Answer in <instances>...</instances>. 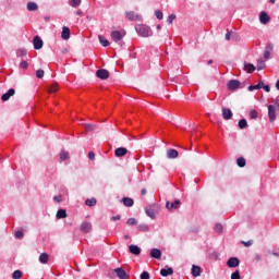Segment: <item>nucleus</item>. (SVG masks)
<instances>
[{
    "label": "nucleus",
    "instance_id": "1",
    "mask_svg": "<svg viewBox=\"0 0 279 279\" xmlns=\"http://www.w3.org/2000/svg\"><path fill=\"white\" fill-rule=\"evenodd\" d=\"M138 36H142V38H149V36H153L154 32L151 28L145 24H140L135 27Z\"/></svg>",
    "mask_w": 279,
    "mask_h": 279
},
{
    "label": "nucleus",
    "instance_id": "2",
    "mask_svg": "<svg viewBox=\"0 0 279 279\" xmlns=\"http://www.w3.org/2000/svg\"><path fill=\"white\" fill-rule=\"evenodd\" d=\"M268 119L270 123L276 121V106L274 105H268Z\"/></svg>",
    "mask_w": 279,
    "mask_h": 279
},
{
    "label": "nucleus",
    "instance_id": "3",
    "mask_svg": "<svg viewBox=\"0 0 279 279\" xmlns=\"http://www.w3.org/2000/svg\"><path fill=\"white\" fill-rule=\"evenodd\" d=\"M96 76L99 80H108V77H110V72L106 69H100L96 72Z\"/></svg>",
    "mask_w": 279,
    "mask_h": 279
},
{
    "label": "nucleus",
    "instance_id": "4",
    "mask_svg": "<svg viewBox=\"0 0 279 279\" xmlns=\"http://www.w3.org/2000/svg\"><path fill=\"white\" fill-rule=\"evenodd\" d=\"M180 201H174L173 203H170L169 201L166 202V208L168 210H178L180 208Z\"/></svg>",
    "mask_w": 279,
    "mask_h": 279
},
{
    "label": "nucleus",
    "instance_id": "5",
    "mask_svg": "<svg viewBox=\"0 0 279 279\" xmlns=\"http://www.w3.org/2000/svg\"><path fill=\"white\" fill-rule=\"evenodd\" d=\"M221 112L225 121H230V119H232V110H230V108L222 107Z\"/></svg>",
    "mask_w": 279,
    "mask_h": 279
},
{
    "label": "nucleus",
    "instance_id": "6",
    "mask_svg": "<svg viewBox=\"0 0 279 279\" xmlns=\"http://www.w3.org/2000/svg\"><path fill=\"white\" fill-rule=\"evenodd\" d=\"M241 87V82L238 80H231L228 83L229 90H236V88Z\"/></svg>",
    "mask_w": 279,
    "mask_h": 279
},
{
    "label": "nucleus",
    "instance_id": "7",
    "mask_svg": "<svg viewBox=\"0 0 279 279\" xmlns=\"http://www.w3.org/2000/svg\"><path fill=\"white\" fill-rule=\"evenodd\" d=\"M128 155V148L119 147L114 150L116 158H123V156Z\"/></svg>",
    "mask_w": 279,
    "mask_h": 279
},
{
    "label": "nucleus",
    "instance_id": "8",
    "mask_svg": "<svg viewBox=\"0 0 279 279\" xmlns=\"http://www.w3.org/2000/svg\"><path fill=\"white\" fill-rule=\"evenodd\" d=\"M180 156V153H178L177 149L170 148L167 150V158L169 160H174V158H178Z\"/></svg>",
    "mask_w": 279,
    "mask_h": 279
},
{
    "label": "nucleus",
    "instance_id": "9",
    "mask_svg": "<svg viewBox=\"0 0 279 279\" xmlns=\"http://www.w3.org/2000/svg\"><path fill=\"white\" fill-rule=\"evenodd\" d=\"M270 20H271V17H269V14H267V12L263 11V12L259 14V22H260L263 25H267V23H269Z\"/></svg>",
    "mask_w": 279,
    "mask_h": 279
},
{
    "label": "nucleus",
    "instance_id": "10",
    "mask_svg": "<svg viewBox=\"0 0 279 279\" xmlns=\"http://www.w3.org/2000/svg\"><path fill=\"white\" fill-rule=\"evenodd\" d=\"M33 45H34V49L36 50L43 49V39L39 36H35L33 38Z\"/></svg>",
    "mask_w": 279,
    "mask_h": 279
},
{
    "label": "nucleus",
    "instance_id": "11",
    "mask_svg": "<svg viewBox=\"0 0 279 279\" xmlns=\"http://www.w3.org/2000/svg\"><path fill=\"white\" fill-rule=\"evenodd\" d=\"M160 276H162V278H167V276H173V268L166 266V268L160 270Z\"/></svg>",
    "mask_w": 279,
    "mask_h": 279
},
{
    "label": "nucleus",
    "instance_id": "12",
    "mask_svg": "<svg viewBox=\"0 0 279 279\" xmlns=\"http://www.w3.org/2000/svg\"><path fill=\"white\" fill-rule=\"evenodd\" d=\"M111 39L114 41V43H119L121 40H123V35L121 34V32L119 31H113L111 33Z\"/></svg>",
    "mask_w": 279,
    "mask_h": 279
},
{
    "label": "nucleus",
    "instance_id": "13",
    "mask_svg": "<svg viewBox=\"0 0 279 279\" xmlns=\"http://www.w3.org/2000/svg\"><path fill=\"white\" fill-rule=\"evenodd\" d=\"M93 230V223L85 221L81 225V232L88 233Z\"/></svg>",
    "mask_w": 279,
    "mask_h": 279
},
{
    "label": "nucleus",
    "instance_id": "14",
    "mask_svg": "<svg viewBox=\"0 0 279 279\" xmlns=\"http://www.w3.org/2000/svg\"><path fill=\"white\" fill-rule=\"evenodd\" d=\"M16 90L14 88H10L5 94L1 96L2 101H8L10 97H14Z\"/></svg>",
    "mask_w": 279,
    "mask_h": 279
},
{
    "label": "nucleus",
    "instance_id": "15",
    "mask_svg": "<svg viewBox=\"0 0 279 279\" xmlns=\"http://www.w3.org/2000/svg\"><path fill=\"white\" fill-rule=\"evenodd\" d=\"M61 38L63 40H69L71 38V28L64 26L62 28Z\"/></svg>",
    "mask_w": 279,
    "mask_h": 279
},
{
    "label": "nucleus",
    "instance_id": "16",
    "mask_svg": "<svg viewBox=\"0 0 279 279\" xmlns=\"http://www.w3.org/2000/svg\"><path fill=\"white\" fill-rule=\"evenodd\" d=\"M129 252H130V254H134V256H140L141 255V247H138V245L131 244L129 246Z\"/></svg>",
    "mask_w": 279,
    "mask_h": 279
},
{
    "label": "nucleus",
    "instance_id": "17",
    "mask_svg": "<svg viewBox=\"0 0 279 279\" xmlns=\"http://www.w3.org/2000/svg\"><path fill=\"white\" fill-rule=\"evenodd\" d=\"M272 51H274V45L268 44V45L266 46V49H265V52H264V58H265V60H269V58H270Z\"/></svg>",
    "mask_w": 279,
    "mask_h": 279
},
{
    "label": "nucleus",
    "instance_id": "18",
    "mask_svg": "<svg viewBox=\"0 0 279 279\" xmlns=\"http://www.w3.org/2000/svg\"><path fill=\"white\" fill-rule=\"evenodd\" d=\"M114 272L118 276V278L128 279V272H125V270L123 268H116Z\"/></svg>",
    "mask_w": 279,
    "mask_h": 279
},
{
    "label": "nucleus",
    "instance_id": "19",
    "mask_svg": "<svg viewBox=\"0 0 279 279\" xmlns=\"http://www.w3.org/2000/svg\"><path fill=\"white\" fill-rule=\"evenodd\" d=\"M228 267L230 268H234V267H239V258L236 257H230L227 262Z\"/></svg>",
    "mask_w": 279,
    "mask_h": 279
},
{
    "label": "nucleus",
    "instance_id": "20",
    "mask_svg": "<svg viewBox=\"0 0 279 279\" xmlns=\"http://www.w3.org/2000/svg\"><path fill=\"white\" fill-rule=\"evenodd\" d=\"M150 256H151V258H157V260H158L161 258L162 252L159 248H153L150 251Z\"/></svg>",
    "mask_w": 279,
    "mask_h": 279
},
{
    "label": "nucleus",
    "instance_id": "21",
    "mask_svg": "<svg viewBox=\"0 0 279 279\" xmlns=\"http://www.w3.org/2000/svg\"><path fill=\"white\" fill-rule=\"evenodd\" d=\"M201 275H202V268L199 266L193 265V267H192V276L194 278H197Z\"/></svg>",
    "mask_w": 279,
    "mask_h": 279
},
{
    "label": "nucleus",
    "instance_id": "22",
    "mask_svg": "<svg viewBox=\"0 0 279 279\" xmlns=\"http://www.w3.org/2000/svg\"><path fill=\"white\" fill-rule=\"evenodd\" d=\"M244 71H246V73H254V71H256V66H254V64L252 63H244Z\"/></svg>",
    "mask_w": 279,
    "mask_h": 279
},
{
    "label": "nucleus",
    "instance_id": "23",
    "mask_svg": "<svg viewBox=\"0 0 279 279\" xmlns=\"http://www.w3.org/2000/svg\"><path fill=\"white\" fill-rule=\"evenodd\" d=\"M57 219H66V209H59L56 215Z\"/></svg>",
    "mask_w": 279,
    "mask_h": 279
},
{
    "label": "nucleus",
    "instance_id": "24",
    "mask_svg": "<svg viewBox=\"0 0 279 279\" xmlns=\"http://www.w3.org/2000/svg\"><path fill=\"white\" fill-rule=\"evenodd\" d=\"M27 10L28 12H36L38 10V4L36 2H28Z\"/></svg>",
    "mask_w": 279,
    "mask_h": 279
},
{
    "label": "nucleus",
    "instance_id": "25",
    "mask_svg": "<svg viewBox=\"0 0 279 279\" xmlns=\"http://www.w3.org/2000/svg\"><path fill=\"white\" fill-rule=\"evenodd\" d=\"M124 206H126L128 208L134 206V199L130 198V197H124L122 199Z\"/></svg>",
    "mask_w": 279,
    "mask_h": 279
},
{
    "label": "nucleus",
    "instance_id": "26",
    "mask_svg": "<svg viewBox=\"0 0 279 279\" xmlns=\"http://www.w3.org/2000/svg\"><path fill=\"white\" fill-rule=\"evenodd\" d=\"M39 262L46 265V263H49V254L47 253H41L39 255Z\"/></svg>",
    "mask_w": 279,
    "mask_h": 279
},
{
    "label": "nucleus",
    "instance_id": "27",
    "mask_svg": "<svg viewBox=\"0 0 279 279\" xmlns=\"http://www.w3.org/2000/svg\"><path fill=\"white\" fill-rule=\"evenodd\" d=\"M98 40H99L100 45H102V47H108L110 45V41H108V39H106V37H104V35H99Z\"/></svg>",
    "mask_w": 279,
    "mask_h": 279
},
{
    "label": "nucleus",
    "instance_id": "28",
    "mask_svg": "<svg viewBox=\"0 0 279 279\" xmlns=\"http://www.w3.org/2000/svg\"><path fill=\"white\" fill-rule=\"evenodd\" d=\"M126 19H129V21H136L138 15L134 11H130L126 13Z\"/></svg>",
    "mask_w": 279,
    "mask_h": 279
},
{
    "label": "nucleus",
    "instance_id": "29",
    "mask_svg": "<svg viewBox=\"0 0 279 279\" xmlns=\"http://www.w3.org/2000/svg\"><path fill=\"white\" fill-rule=\"evenodd\" d=\"M264 82H259L257 85H251L248 86V90L252 92V90H260V88H263L264 86Z\"/></svg>",
    "mask_w": 279,
    "mask_h": 279
},
{
    "label": "nucleus",
    "instance_id": "30",
    "mask_svg": "<svg viewBox=\"0 0 279 279\" xmlns=\"http://www.w3.org/2000/svg\"><path fill=\"white\" fill-rule=\"evenodd\" d=\"M48 93L51 95L53 93H58V83H54L48 87Z\"/></svg>",
    "mask_w": 279,
    "mask_h": 279
},
{
    "label": "nucleus",
    "instance_id": "31",
    "mask_svg": "<svg viewBox=\"0 0 279 279\" xmlns=\"http://www.w3.org/2000/svg\"><path fill=\"white\" fill-rule=\"evenodd\" d=\"M59 156H60L61 160H69V158H70L69 151H66V150H61Z\"/></svg>",
    "mask_w": 279,
    "mask_h": 279
},
{
    "label": "nucleus",
    "instance_id": "32",
    "mask_svg": "<svg viewBox=\"0 0 279 279\" xmlns=\"http://www.w3.org/2000/svg\"><path fill=\"white\" fill-rule=\"evenodd\" d=\"M85 204H86L87 206H89V207L96 206L97 199H96V198H87V199L85 201Z\"/></svg>",
    "mask_w": 279,
    "mask_h": 279
},
{
    "label": "nucleus",
    "instance_id": "33",
    "mask_svg": "<svg viewBox=\"0 0 279 279\" xmlns=\"http://www.w3.org/2000/svg\"><path fill=\"white\" fill-rule=\"evenodd\" d=\"M70 5L71 8H80V5H82V0H71Z\"/></svg>",
    "mask_w": 279,
    "mask_h": 279
},
{
    "label": "nucleus",
    "instance_id": "34",
    "mask_svg": "<svg viewBox=\"0 0 279 279\" xmlns=\"http://www.w3.org/2000/svg\"><path fill=\"white\" fill-rule=\"evenodd\" d=\"M12 278L13 279H21V278H23V272L21 270H15L12 274Z\"/></svg>",
    "mask_w": 279,
    "mask_h": 279
},
{
    "label": "nucleus",
    "instance_id": "35",
    "mask_svg": "<svg viewBox=\"0 0 279 279\" xmlns=\"http://www.w3.org/2000/svg\"><path fill=\"white\" fill-rule=\"evenodd\" d=\"M84 128L86 132H95L97 126L95 124H84Z\"/></svg>",
    "mask_w": 279,
    "mask_h": 279
},
{
    "label": "nucleus",
    "instance_id": "36",
    "mask_svg": "<svg viewBox=\"0 0 279 279\" xmlns=\"http://www.w3.org/2000/svg\"><path fill=\"white\" fill-rule=\"evenodd\" d=\"M145 213L150 219H156V211H154V209H146Z\"/></svg>",
    "mask_w": 279,
    "mask_h": 279
},
{
    "label": "nucleus",
    "instance_id": "37",
    "mask_svg": "<svg viewBox=\"0 0 279 279\" xmlns=\"http://www.w3.org/2000/svg\"><path fill=\"white\" fill-rule=\"evenodd\" d=\"M236 165H238V167H240V168L245 167V165H246L245 158H243V157L238 158Z\"/></svg>",
    "mask_w": 279,
    "mask_h": 279
},
{
    "label": "nucleus",
    "instance_id": "38",
    "mask_svg": "<svg viewBox=\"0 0 279 279\" xmlns=\"http://www.w3.org/2000/svg\"><path fill=\"white\" fill-rule=\"evenodd\" d=\"M239 128H240V130H245V128H247V120H245V119L240 120Z\"/></svg>",
    "mask_w": 279,
    "mask_h": 279
},
{
    "label": "nucleus",
    "instance_id": "39",
    "mask_svg": "<svg viewBox=\"0 0 279 279\" xmlns=\"http://www.w3.org/2000/svg\"><path fill=\"white\" fill-rule=\"evenodd\" d=\"M36 77H38V80H43V77H45V70L43 69L37 70Z\"/></svg>",
    "mask_w": 279,
    "mask_h": 279
},
{
    "label": "nucleus",
    "instance_id": "40",
    "mask_svg": "<svg viewBox=\"0 0 279 279\" xmlns=\"http://www.w3.org/2000/svg\"><path fill=\"white\" fill-rule=\"evenodd\" d=\"M25 56H27V50L26 49L17 50V58H25Z\"/></svg>",
    "mask_w": 279,
    "mask_h": 279
},
{
    "label": "nucleus",
    "instance_id": "41",
    "mask_svg": "<svg viewBox=\"0 0 279 279\" xmlns=\"http://www.w3.org/2000/svg\"><path fill=\"white\" fill-rule=\"evenodd\" d=\"M263 69H265V61L259 59L257 61V71H263Z\"/></svg>",
    "mask_w": 279,
    "mask_h": 279
},
{
    "label": "nucleus",
    "instance_id": "42",
    "mask_svg": "<svg viewBox=\"0 0 279 279\" xmlns=\"http://www.w3.org/2000/svg\"><path fill=\"white\" fill-rule=\"evenodd\" d=\"M155 16H156V19H158L159 21H162V19H163V14H162V12L160 11V10H157V11H155Z\"/></svg>",
    "mask_w": 279,
    "mask_h": 279
},
{
    "label": "nucleus",
    "instance_id": "43",
    "mask_svg": "<svg viewBox=\"0 0 279 279\" xmlns=\"http://www.w3.org/2000/svg\"><path fill=\"white\" fill-rule=\"evenodd\" d=\"M250 118L251 119H258V112L256 110L250 111Z\"/></svg>",
    "mask_w": 279,
    "mask_h": 279
},
{
    "label": "nucleus",
    "instance_id": "44",
    "mask_svg": "<svg viewBox=\"0 0 279 279\" xmlns=\"http://www.w3.org/2000/svg\"><path fill=\"white\" fill-rule=\"evenodd\" d=\"M231 279H241V272H239V270H235V271L231 275Z\"/></svg>",
    "mask_w": 279,
    "mask_h": 279
},
{
    "label": "nucleus",
    "instance_id": "45",
    "mask_svg": "<svg viewBox=\"0 0 279 279\" xmlns=\"http://www.w3.org/2000/svg\"><path fill=\"white\" fill-rule=\"evenodd\" d=\"M126 223L128 226H136L137 221L134 218H129Z\"/></svg>",
    "mask_w": 279,
    "mask_h": 279
},
{
    "label": "nucleus",
    "instance_id": "46",
    "mask_svg": "<svg viewBox=\"0 0 279 279\" xmlns=\"http://www.w3.org/2000/svg\"><path fill=\"white\" fill-rule=\"evenodd\" d=\"M14 236H15V239H23L24 233H23V231L19 230V231H16V232L14 233Z\"/></svg>",
    "mask_w": 279,
    "mask_h": 279
},
{
    "label": "nucleus",
    "instance_id": "47",
    "mask_svg": "<svg viewBox=\"0 0 279 279\" xmlns=\"http://www.w3.org/2000/svg\"><path fill=\"white\" fill-rule=\"evenodd\" d=\"M175 19H177L175 14H171V15L168 16L167 21L171 25L173 23V21H175Z\"/></svg>",
    "mask_w": 279,
    "mask_h": 279
},
{
    "label": "nucleus",
    "instance_id": "48",
    "mask_svg": "<svg viewBox=\"0 0 279 279\" xmlns=\"http://www.w3.org/2000/svg\"><path fill=\"white\" fill-rule=\"evenodd\" d=\"M20 66H21V69H27L29 66V63H27V61H22L20 63Z\"/></svg>",
    "mask_w": 279,
    "mask_h": 279
},
{
    "label": "nucleus",
    "instance_id": "49",
    "mask_svg": "<svg viewBox=\"0 0 279 279\" xmlns=\"http://www.w3.org/2000/svg\"><path fill=\"white\" fill-rule=\"evenodd\" d=\"M254 260H256V263H260V260H263V256H260V254H255Z\"/></svg>",
    "mask_w": 279,
    "mask_h": 279
},
{
    "label": "nucleus",
    "instance_id": "50",
    "mask_svg": "<svg viewBox=\"0 0 279 279\" xmlns=\"http://www.w3.org/2000/svg\"><path fill=\"white\" fill-rule=\"evenodd\" d=\"M141 279H149V274L147 271H143L141 274Z\"/></svg>",
    "mask_w": 279,
    "mask_h": 279
},
{
    "label": "nucleus",
    "instance_id": "51",
    "mask_svg": "<svg viewBox=\"0 0 279 279\" xmlns=\"http://www.w3.org/2000/svg\"><path fill=\"white\" fill-rule=\"evenodd\" d=\"M242 243V245H244L245 247H252V241H247V242H245V241H242L241 242Z\"/></svg>",
    "mask_w": 279,
    "mask_h": 279
},
{
    "label": "nucleus",
    "instance_id": "52",
    "mask_svg": "<svg viewBox=\"0 0 279 279\" xmlns=\"http://www.w3.org/2000/svg\"><path fill=\"white\" fill-rule=\"evenodd\" d=\"M111 221H121V215L112 216Z\"/></svg>",
    "mask_w": 279,
    "mask_h": 279
},
{
    "label": "nucleus",
    "instance_id": "53",
    "mask_svg": "<svg viewBox=\"0 0 279 279\" xmlns=\"http://www.w3.org/2000/svg\"><path fill=\"white\" fill-rule=\"evenodd\" d=\"M216 232H223V226L216 225Z\"/></svg>",
    "mask_w": 279,
    "mask_h": 279
},
{
    "label": "nucleus",
    "instance_id": "54",
    "mask_svg": "<svg viewBox=\"0 0 279 279\" xmlns=\"http://www.w3.org/2000/svg\"><path fill=\"white\" fill-rule=\"evenodd\" d=\"M271 255L272 256H279L278 253H274L271 251H267L266 254H265V256H271Z\"/></svg>",
    "mask_w": 279,
    "mask_h": 279
},
{
    "label": "nucleus",
    "instance_id": "55",
    "mask_svg": "<svg viewBox=\"0 0 279 279\" xmlns=\"http://www.w3.org/2000/svg\"><path fill=\"white\" fill-rule=\"evenodd\" d=\"M262 88H264L266 93H269L271 90V87H269V85H262Z\"/></svg>",
    "mask_w": 279,
    "mask_h": 279
},
{
    "label": "nucleus",
    "instance_id": "56",
    "mask_svg": "<svg viewBox=\"0 0 279 279\" xmlns=\"http://www.w3.org/2000/svg\"><path fill=\"white\" fill-rule=\"evenodd\" d=\"M88 158H89V160H95V153L94 151H89L88 153Z\"/></svg>",
    "mask_w": 279,
    "mask_h": 279
},
{
    "label": "nucleus",
    "instance_id": "57",
    "mask_svg": "<svg viewBox=\"0 0 279 279\" xmlns=\"http://www.w3.org/2000/svg\"><path fill=\"white\" fill-rule=\"evenodd\" d=\"M275 106L276 108H279V96L275 98Z\"/></svg>",
    "mask_w": 279,
    "mask_h": 279
},
{
    "label": "nucleus",
    "instance_id": "58",
    "mask_svg": "<svg viewBox=\"0 0 279 279\" xmlns=\"http://www.w3.org/2000/svg\"><path fill=\"white\" fill-rule=\"evenodd\" d=\"M53 201H54V202H58V203H61V202H62V199H60V197H58V196H54V197H53Z\"/></svg>",
    "mask_w": 279,
    "mask_h": 279
},
{
    "label": "nucleus",
    "instance_id": "59",
    "mask_svg": "<svg viewBox=\"0 0 279 279\" xmlns=\"http://www.w3.org/2000/svg\"><path fill=\"white\" fill-rule=\"evenodd\" d=\"M141 193H142V195H147V190L146 189H142Z\"/></svg>",
    "mask_w": 279,
    "mask_h": 279
},
{
    "label": "nucleus",
    "instance_id": "60",
    "mask_svg": "<svg viewBox=\"0 0 279 279\" xmlns=\"http://www.w3.org/2000/svg\"><path fill=\"white\" fill-rule=\"evenodd\" d=\"M225 38H226V40H230V33H227Z\"/></svg>",
    "mask_w": 279,
    "mask_h": 279
},
{
    "label": "nucleus",
    "instance_id": "61",
    "mask_svg": "<svg viewBox=\"0 0 279 279\" xmlns=\"http://www.w3.org/2000/svg\"><path fill=\"white\" fill-rule=\"evenodd\" d=\"M276 88H277V90H279V80L276 83Z\"/></svg>",
    "mask_w": 279,
    "mask_h": 279
},
{
    "label": "nucleus",
    "instance_id": "62",
    "mask_svg": "<svg viewBox=\"0 0 279 279\" xmlns=\"http://www.w3.org/2000/svg\"><path fill=\"white\" fill-rule=\"evenodd\" d=\"M82 14H83L82 11H77V12H76V15H77V16H82Z\"/></svg>",
    "mask_w": 279,
    "mask_h": 279
},
{
    "label": "nucleus",
    "instance_id": "63",
    "mask_svg": "<svg viewBox=\"0 0 279 279\" xmlns=\"http://www.w3.org/2000/svg\"><path fill=\"white\" fill-rule=\"evenodd\" d=\"M68 52H69V49L62 50V53H68Z\"/></svg>",
    "mask_w": 279,
    "mask_h": 279
},
{
    "label": "nucleus",
    "instance_id": "64",
    "mask_svg": "<svg viewBox=\"0 0 279 279\" xmlns=\"http://www.w3.org/2000/svg\"><path fill=\"white\" fill-rule=\"evenodd\" d=\"M207 64H213V59H210V60L207 62Z\"/></svg>",
    "mask_w": 279,
    "mask_h": 279
}]
</instances>
